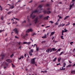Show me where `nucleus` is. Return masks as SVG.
<instances>
[{
	"label": "nucleus",
	"instance_id": "obj_27",
	"mask_svg": "<svg viewBox=\"0 0 75 75\" xmlns=\"http://www.w3.org/2000/svg\"><path fill=\"white\" fill-rule=\"evenodd\" d=\"M74 72H75V70H73V71H71V74H72V73H74Z\"/></svg>",
	"mask_w": 75,
	"mask_h": 75
},
{
	"label": "nucleus",
	"instance_id": "obj_41",
	"mask_svg": "<svg viewBox=\"0 0 75 75\" xmlns=\"http://www.w3.org/2000/svg\"><path fill=\"white\" fill-rule=\"evenodd\" d=\"M67 31H68V30H67L66 29H64V32H67Z\"/></svg>",
	"mask_w": 75,
	"mask_h": 75
},
{
	"label": "nucleus",
	"instance_id": "obj_29",
	"mask_svg": "<svg viewBox=\"0 0 75 75\" xmlns=\"http://www.w3.org/2000/svg\"><path fill=\"white\" fill-rule=\"evenodd\" d=\"M75 0H72L71 3H74V2H75Z\"/></svg>",
	"mask_w": 75,
	"mask_h": 75
},
{
	"label": "nucleus",
	"instance_id": "obj_11",
	"mask_svg": "<svg viewBox=\"0 0 75 75\" xmlns=\"http://www.w3.org/2000/svg\"><path fill=\"white\" fill-rule=\"evenodd\" d=\"M6 61L7 62H9L10 63H11L12 61H11V60L10 59H8L7 60H6Z\"/></svg>",
	"mask_w": 75,
	"mask_h": 75
},
{
	"label": "nucleus",
	"instance_id": "obj_36",
	"mask_svg": "<svg viewBox=\"0 0 75 75\" xmlns=\"http://www.w3.org/2000/svg\"><path fill=\"white\" fill-rule=\"evenodd\" d=\"M27 20L29 22L30 21V19L28 18L27 19Z\"/></svg>",
	"mask_w": 75,
	"mask_h": 75
},
{
	"label": "nucleus",
	"instance_id": "obj_23",
	"mask_svg": "<svg viewBox=\"0 0 75 75\" xmlns=\"http://www.w3.org/2000/svg\"><path fill=\"white\" fill-rule=\"evenodd\" d=\"M66 65V63H64L63 64V67H65Z\"/></svg>",
	"mask_w": 75,
	"mask_h": 75
},
{
	"label": "nucleus",
	"instance_id": "obj_6",
	"mask_svg": "<svg viewBox=\"0 0 75 75\" xmlns=\"http://www.w3.org/2000/svg\"><path fill=\"white\" fill-rule=\"evenodd\" d=\"M13 30L15 32L16 34H18V30L17 28H15V29H14Z\"/></svg>",
	"mask_w": 75,
	"mask_h": 75
},
{
	"label": "nucleus",
	"instance_id": "obj_50",
	"mask_svg": "<svg viewBox=\"0 0 75 75\" xmlns=\"http://www.w3.org/2000/svg\"><path fill=\"white\" fill-rule=\"evenodd\" d=\"M55 24L56 25H58V22H57L56 23H55Z\"/></svg>",
	"mask_w": 75,
	"mask_h": 75
},
{
	"label": "nucleus",
	"instance_id": "obj_25",
	"mask_svg": "<svg viewBox=\"0 0 75 75\" xmlns=\"http://www.w3.org/2000/svg\"><path fill=\"white\" fill-rule=\"evenodd\" d=\"M14 8V6H13L11 7H10V8H11V9H13V8Z\"/></svg>",
	"mask_w": 75,
	"mask_h": 75
},
{
	"label": "nucleus",
	"instance_id": "obj_34",
	"mask_svg": "<svg viewBox=\"0 0 75 75\" xmlns=\"http://www.w3.org/2000/svg\"><path fill=\"white\" fill-rule=\"evenodd\" d=\"M46 7H49L50 6V5L49 4H47L46 5Z\"/></svg>",
	"mask_w": 75,
	"mask_h": 75
},
{
	"label": "nucleus",
	"instance_id": "obj_19",
	"mask_svg": "<svg viewBox=\"0 0 75 75\" xmlns=\"http://www.w3.org/2000/svg\"><path fill=\"white\" fill-rule=\"evenodd\" d=\"M61 57H59L58 58V62H60V61H61Z\"/></svg>",
	"mask_w": 75,
	"mask_h": 75
},
{
	"label": "nucleus",
	"instance_id": "obj_16",
	"mask_svg": "<svg viewBox=\"0 0 75 75\" xmlns=\"http://www.w3.org/2000/svg\"><path fill=\"white\" fill-rule=\"evenodd\" d=\"M37 35V34L35 33H34L32 34V36H34V35Z\"/></svg>",
	"mask_w": 75,
	"mask_h": 75
},
{
	"label": "nucleus",
	"instance_id": "obj_58",
	"mask_svg": "<svg viewBox=\"0 0 75 75\" xmlns=\"http://www.w3.org/2000/svg\"><path fill=\"white\" fill-rule=\"evenodd\" d=\"M61 65V64L60 63H59V64H57V65Z\"/></svg>",
	"mask_w": 75,
	"mask_h": 75
},
{
	"label": "nucleus",
	"instance_id": "obj_2",
	"mask_svg": "<svg viewBox=\"0 0 75 75\" xmlns=\"http://www.w3.org/2000/svg\"><path fill=\"white\" fill-rule=\"evenodd\" d=\"M3 64L5 66L4 68V69H6V68H7L8 67V64L6 63V62H3Z\"/></svg>",
	"mask_w": 75,
	"mask_h": 75
},
{
	"label": "nucleus",
	"instance_id": "obj_12",
	"mask_svg": "<svg viewBox=\"0 0 75 75\" xmlns=\"http://www.w3.org/2000/svg\"><path fill=\"white\" fill-rule=\"evenodd\" d=\"M54 34H55V32H52L51 33L50 35V37H51V36H52V35H54Z\"/></svg>",
	"mask_w": 75,
	"mask_h": 75
},
{
	"label": "nucleus",
	"instance_id": "obj_51",
	"mask_svg": "<svg viewBox=\"0 0 75 75\" xmlns=\"http://www.w3.org/2000/svg\"><path fill=\"white\" fill-rule=\"evenodd\" d=\"M45 41H43L42 42V43H45Z\"/></svg>",
	"mask_w": 75,
	"mask_h": 75
},
{
	"label": "nucleus",
	"instance_id": "obj_55",
	"mask_svg": "<svg viewBox=\"0 0 75 75\" xmlns=\"http://www.w3.org/2000/svg\"><path fill=\"white\" fill-rule=\"evenodd\" d=\"M12 67L13 68H14V67H15V65H14V64H13L12 65Z\"/></svg>",
	"mask_w": 75,
	"mask_h": 75
},
{
	"label": "nucleus",
	"instance_id": "obj_21",
	"mask_svg": "<svg viewBox=\"0 0 75 75\" xmlns=\"http://www.w3.org/2000/svg\"><path fill=\"white\" fill-rule=\"evenodd\" d=\"M69 24H70V23H69V22H68L67 24L66 25V26H67L68 25H69Z\"/></svg>",
	"mask_w": 75,
	"mask_h": 75
},
{
	"label": "nucleus",
	"instance_id": "obj_38",
	"mask_svg": "<svg viewBox=\"0 0 75 75\" xmlns=\"http://www.w3.org/2000/svg\"><path fill=\"white\" fill-rule=\"evenodd\" d=\"M13 56L14 54H12L11 55V58H12V57H13Z\"/></svg>",
	"mask_w": 75,
	"mask_h": 75
},
{
	"label": "nucleus",
	"instance_id": "obj_39",
	"mask_svg": "<svg viewBox=\"0 0 75 75\" xmlns=\"http://www.w3.org/2000/svg\"><path fill=\"white\" fill-rule=\"evenodd\" d=\"M23 44H27V42H24L23 43Z\"/></svg>",
	"mask_w": 75,
	"mask_h": 75
},
{
	"label": "nucleus",
	"instance_id": "obj_26",
	"mask_svg": "<svg viewBox=\"0 0 75 75\" xmlns=\"http://www.w3.org/2000/svg\"><path fill=\"white\" fill-rule=\"evenodd\" d=\"M63 53H64V52H61L60 53V54H59V55H62V54H63Z\"/></svg>",
	"mask_w": 75,
	"mask_h": 75
},
{
	"label": "nucleus",
	"instance_id": "obj_7",
	"mask_svg": "<svg viewBox=\"0 0 75 75\" xmlns=\"http://www.w3.org/2000/svg\"><path fill=\"white\" fill-rule=\"evenodd\" d=\"M46 51L47 52L49 53V52H51L52 51V49H51V48L48 49L46 50Z\"/></svg>",
	"mask_w": 75,
	"mask_h": 75
},
{
	"label": "nucleus",
	"instance_id": "obj_42",
	"mask_svg": "<svg viewBox=\"0 0 75 75\" xmlns=\"http://www.w3.org/2000/svg\"><path fill=\"white\" fill-rule=\"evenodd\" d=\"M60 70H63V67H61L60 68Z\"/></svg>",
	"mask_w": 75,
	"mask_h": 75
},
{
	"label": "nucleus",
	"instance_id": "obj_43",
	"mask_svg": "<svg viewBox=\"0 0 75 75\" xmlns=\"http://www.w3.org/2000/svg\"><path fill=\"white\" fill-rule=\"evenodd\" d=\"M38 47H37V48H36V51H38Z\"/></svg>",
	"mask_w": 75,
	"mask_h": 75
},
{
	"label": "nucleus",
	"instance_id": "obj_15",
	"mask_svg": "<svg viewBox=\"0 0 75 75\" xmlns=\"http://www.w3.org/2000/svg\"><path fill=\"white\" fill-rule=\"evenodd\" d=\"M5 56L4 55H2V59H3L4 58Z\"/></svg>",
	"mask_w": 75,
	"mask_h": 75
},
{
	"label": "nucleus",
	"instance_id": "obj_31",
	"mask_svg": "<svg viewBox=\"0 0 75 75\" xmlns=\"http://www.w3.org/2000/svg\"><path fill=\"white\" fill-rule=\"evenodd\" d=\"M55 48H53L52 49V51H55Z\"/></svg>",
	"mask_w": 75,
	"mask_h": 75
},
{
	"label": "nucleus",
	"instance_id": "obj_17",
	"mask_svg": "<svg viewBox=\"0 0 75 75\" xmlns=\"http://www.w3.org/2000/svg\"><path fill=\"white\" fill-rule=\"evenodd\" d=\"M69 17V16H67L65 17V18H64V20H65L66 19H67Z\"/></svg>",
	"mask_w": 75,
	"mask_h": 75
},
{
	"label": "nucleus",
	"instance_id": "obj_10",
	"mask_svg": "<svg viewBox=\"0 0 75 75\" xmlns=\"http://www.w3.org/2000/svg\"><path fill=\"white\" fill-rule=\"evenodd\" d=\"M48 18H50V17L49 16H47L46 17H45L43 19L45 20H46V19L47 20H48Z\"/></svg>",
	"mask_w": 75,
	"mask_h": 75
},
{
	"label": "nucleus",
	"instance_id": "obj_52",
	"mask_svg": "<svg viewBox=\"0 0 75 75\" xmlns=\"http://www.w3.org/2000/svg\"><path fill=\"white\" fill-rule=\"evenodd\" d=\"M15 37L16 38H18V39L19 38L17 36H15Z\"/></svg>",
	"mask_w": 75,
	"mask_h": 75
},
{
	"label": "nucleus",
	"instance_id": "obj_4",
	"mask_svg": "<svg viewBox=\"0 0 75 75\" xmlns=\"http://www.w3.org/2000/svg\"><path fill=\"white\" fill-rule=\"evenodd\" d=\"M36 58H35L31 60V64H35V59Z\"/></svg>",
	"mask_w": 75,
	"mask_h": 75
},
{
	"label": "nucleus",
	"instance_id": "obj_62",
	"mask_svg": "<svg viewBox=\"0 0 75 75\" xmlns=\"http://www.w3.org/2000/svg\"><path fill=\"white\" fill-rule=\"evenodd\" d=\"M21 42H20L18 43V44L19 45H20V44H21Z\"/></svg>",
	"mask_w": 75,
	"mask_h": 75
},
{
	"label": "nucleus",
	"instance_id": "obj_64",
	"mask_svg": "<svg viewBox=\"0 0 75 75\" xmlns=\"http://www.w3.org/2000/svg\"><path fill=\"white\" fill-rule=\"evenodd\" d=\"M73 25L74 26V25H75V23H74L73 24Z\"/></svg>",
	"mask_w": 75,
	"mask_h": 75
},
{
	"label": "nucleus",
	"instance_id": "obj_40",
	"mask_svg": "<svg viewBox=\"0 0 75 75\" xmlns=\"http://www.w3.org/2000/svg\"><path fill=\"white\" fill-rule=\"evenodd\" d=\"M63 36H62V35L60 36L61 38H62V39H64V38H63Z\"/></svg>",
	"mask_w": 75,
	"mask_h": 75
},
{
	"label": "nucleus",
	"instance_id": "obj_45",
	"mask_svg": "<svg viewBox=\"0 0 75 75\" xmlns=\"http://www.w3.org/2000/svg\"><path fill=\"white\" fill-rule=\"evenodd\" d=\"M49 27H50V26H48L46 27V28H49Z\"/></svg>",
	"mask_w": 75,
	"mask_h": 75
},
{
	"label": "nucleus",
	"instance_id": "obj_46",
	"mask_svg": "<svg viewBox=\"0 0 75 75\" xmlns=\"http://www.w3.org/2000/svg\"><path fill=\"white\" fill-rule=\"evenodd\" d=\"M21 58H24V56H21Z\"/></svg>",
	"mask_w": 75,
	"mask_h": 75
},
{
	"label": "nucleus",
	"instance_id": "obj_53",
	"mask_svg": "<svg viewBox=\"0 0 75 75\" xmlns=\"http://www.w3.org/2000/svg\"><path fill=\"white\" fill-rule=\"evenodd\" d=\"M58 27H61V24L59 25L58 26Z\"/></svg>",
	"mask_w": 75,
	"mask_h": 75
},
{
	"label": "nucleus",
	"instance_id": "obj_33",
	"mask_svg": "<svg viewBox=\"0 0 75 75\" xmlns=\"http://www.w3.org/2000/svg\"><path fill=\"white\" fill-rule=\"evenodd\" d=\"M42 7V5H40L38 7H40V8H41V7Z\"/></svg>",
	"mask_w": 75,
	"mask_h": 75
},
{
	"label": "nucleus",
	"instance_id": "obj_22",
	"mask_svg": "<svg viewBox=\"0 0 75 75\" xmlns=\"http://www.w3.org/2000/svg\"><path fill=\"white\" fill-rule=\"evenodd\" d=\"M61 27H63V26H64V25H65V24H64V23H62V24H61Z\"/></svg>",
	"mask_w": 75,
	"mask_h": 75
},
{
	"label": "nucleus",
	"instance_id": "obj_14",
	"mask_svg": "<svg viewBox=\"0 0 75 75\" xmlns=\"http://www.w3.org/2000/svg\"><path fill=\"white\" fill-rule=\"evenodd\" d=\"M41 72H43V73H47V71H42Z\"/></svg>",
	"mask_w": 75,
	"mask_h": 75
},
{
	"label": "nucleus",
	"instance_id": "obj_20",
	"mask_svg": "<svg viewBox=\"0 0 75 75\" xmlns=\"http://www.w3.org/2000/svg\"><path fill=\"white\" fill-rule=\"evenodd\" d=\"M57 59V57H55L54 59L53 60V62H55L56 61V60Z\"/></svg>",
	"mask_w": 75,
	"mask_h": 75
},
{
	"label": "nucleus",
	"instance_id": "obj_47",
	"mask_svg": "<svg viewBox=\"0 0 75 75\" xmlns=\"http://www.w3.org/2000/svg\"><path fill=\"white\" fill-rule=\"evenodd\" d=\"M0 10L1 11H2L3 10V8H0Z\"/></svg>",
	"mask_w": 75,
	"mask_h": 75
},
{
	"label": "nucleus",
	"instance_id": "obj_56",
	"mask_svg": "<svg viewBox=\"0 0 75 75\" xmlns=\"http://www.w3.org/2000/svg\"><path fill=\"white\" fill-rule=\"evenodd\" d=\"M24 57H27V54H25L24 55Z\"/></svg>",
	"mask_w": 75,
	"mask_h": 75
},
{
	"label": "nucleus",
	"instance_id": "obj_18",
	"mask_svg": "<svg viewBox=\"0 0 75 75\" xmlns=\"http://www.w3.org/2000/svg\"><path fill=\"white\" fill-rule=\"evenodd\" d=\"M70 8H69V10H71V8H72V7H73V6H72V5H71V4H70Z\"/></svg>",
	"mask_w": 75,
	"mask_h": 75
},
{
	"label": "nucleus",
	"instance_id": "obj_9",
	"mask_svg": "<svg viewBox=\"0 0 75 75\" xmlns=\"http://www.w3.org/2000/svg\"><path fill=\"white\" fill-rule=\"evenodd\" d=\"M33 30H32V29H28L26 31V32L27 33H30V32H33Z\"/></svg>",
	"mask_w": 75,
	"mask_h": 75
},
{
	"label": "nucleus",
	"instance_id": "obj_54",
	"mask_svg": "<svg viewBox=\"0 0 75 75\" xmlns=\"http://www.w3.org/2000/svg\"><path fill=\"white\" fill-rule=\"evenodd\" d=\"M73 43H74V42H71L70 43V44H71H71H73Z\"/></svg>",
	"mask_w": 75,
	"mask_h": 75
},
{
	"label": "nucleus",
	"instance_id": "obj_44",
	"mask_svg": "<svg viewBox=\"0 0 75 75\" xmlns=\"http://www.w3.org/2000/svg\"><path fill=\"white\" fill-rule=\"evenodd\" d=\"M71 65L70 64L67 66V67H71Z\"/></svg>",
	"mask_w": 75,
	"mask_h": 75
},
{
	"label": "nucleus",
	"instance_id": "obj_60",
	"mask_svg": "<svg viewBox=\"0 0 75 75\" xmlns=\"http://www.w3.org/2000/svg\"><path fill=\"white\" fill-rule=\"evenodd\" d=\"M64 32H65V31H64V30H62V33H64Z\"/></svg>",
	"mask_w": 75,
	"mask_h": 75
},
{
	"label": "nucleus",
	"instance_id": "obj_57",
	"mask_svg": "<svg viewBox=\"0 0 75 75\" xmlns=\"http://www.w3.org/2000/svg\"><path fill=\"white\" fill-rule=\"evenodd\" d=\"M72 5V6H74V4H73L72 5Z\"/></svg>",
	"mask_w": 75,
	"mask_h": 75
},
{
	"label": "nucleus",
	"instance_id": "obj_59",
	"mask_svg": "<svg viewBox=\"0 0 75 75\" xmlns=\"http://www.w3.org/2000/svg\"><path fill=\"white\" fill-rule=\"evenodd\" d=\"M57 51H58L59 52V51H61V50H60V49H59Z\"/></svg>",
	"mask_w": 75,
	"mask_h": 75
},
{
	"label": "nucleus",
	"instance_id": "obj_37",
	"mask_svg": "<svg viewBox=\"0 0 75 75\" xmlns=\"http://www.w3.org/2000/svg\"><path fill=\"white\" fill-rule=\"evenodd\" d=\"M28 35V34L27 33L26 34L25 36H24V37H27Z\"/></svg>",
	"mask_w": 75,
	"mask_h": 75
},
{
	"label": "nucleus",
	"instance_id": "obj_13",
	"mask_svg": "<svg viewBox=\"0 0 75 75\" xmlns=\"http://www.w3.org/2000/svg\"><path fill=\"white\" fill-rule=\"evenodd\" d=\"M42 38H47V35L46 34L45 35V36H43L42 37Z\"/></svg>",
	"mask_w": 75,
	"mask_h": 75
},
{
	"label": "nucleus",
	"instance_id": "obj_48",
	"mask_svg": "<svg viewBox=\"0 0 75 75\" xmlns=\"http://www.w3.org/2000/svg\"><path fill=\"white\" fill-rule=\"evenodd\" d=\"M35 47H37V45L35 44L34 45L33 48H34V47H35Z\"/></svg>",
	"mask_w": 75,
	"mask_h": 75
},
{
	"label": "nucleus",
	"instance_id": "obj_32",
	"mask_svg": "<svg viewBox=\"0 0 75 75\" xmlns=\"http://www.w3.org/2000/svg\"><path fill=\"white\" fill-rule=\"evenodd\" d=\"M49 23H50L51 24H53V23H54V22H52V21H50Z\"/></svg>",
	"mask_w": 75,
	"mask_h": 75
},
{
	"label": "nucleus",
	"instance_id": "obj_8",
	"mask_svg": "<svg viewBox=\"0 0 75 75\" xmlns=\"http://www.w3.org/2000/svg\"><path fill=\"white\" fill-rule=\"evenodd\" d=\"M38 17H37L36 18H35V20H34V21H35V23L36 24L38 22Z\"/></svg>",
	"mask_w": 75,
	"mask_h": 75
},
{
	"label": "nucleus",
	"instance_id": "obj_24",
	"mask_svg": "<svg viewBox=\"0 0 75 75\" xmlns=\"http://www.w3.org/2000/svg\"><path fill=\"white\" fill-rule=\"evenodd\" d=\"M42 16H43V15H41L39 16V17L40 18H41V17H42Z\"/></svg>",
	"mask_w": 75,
	"mask_h": 75
},
{
	"label": "nucleus",
	"instance_id": "obj_5",
	"mask_svg": "<svg viewBox=\"0 0 75 75\" xmlns=\"http://www.w3.org/2000/svg\"><path fill=\"white\" fill-rule=\"evenodd\" d=\"M33 52V50L31 49L30 50L29 52V54L30 55V56H32L33 55V54H32Z\"/></svg>",
	"mask_w": 75,
	"mask_h": 75
},
{
	"label": "nucleus",
	"instance_id": "obj_63",
	"mask_svg": "<svg viewBox=\"0 0 75 75\" xmlns=\"http://www.w3.org/2000/svg\"><path fill=\"white\" fill-rule=\"evenodd\" d=\"M20 60L21 59V57H20L18 58Z\"/></svg>",
	"mask_w": 75,
	"mask_h": 75
},
{
	"label": "nucleus",
	"instance_id": "obj_61",
	"mask_svg": "<svg viewBox=\"0 0 75 75\" xmlns=\"http://www.w3.org/2000/svg\"><path fill=\"white\" fill-rule=\"evenodd\" d=\"M62 35H64V33H62Z\"/></svg>",
	"mask_w": 75,
	"mask_h": 75
},
{
	"label": "nucleus",
	"instance_id": "obj_35",
	"mask_svg": "<svg viewBox=\"0 0 75 75\" xmlns=\"http://www.w3.org/2000/svg\"><path fill=\"white\" fill-rule=\"evenodd\" d=\"M26 23V21H23L22 22V24H23V23Z\"/></svg>",
	"mask_w": 75,
	"mask_h": 75
},
{
	"label": "nucleus",
	"instance_id": "obj_3",
	"mask_svg": "<svg viewBox=\"0 0 75 75\" xmlns=\"http://www.w3.org/2000/svg\"><path fill=\"white\" fill-rule=\"evenodd\" d=\"M43 12L44 13V14H49L50 13H51V12L50 11H46V10H44L43 11Z\"/></svg>",
	"mask_w": 75,
	"mask_h": 75
},
{
	"label": "nucleus",
	"instance_id": "obj_1",
	"mask_svg": "<svg viewBox=\"0 0 75 75\" xmlns=\"http://www.w3.org/2000/svg\"><path fill=\"white\" fill-rule=\"evenodd\" d=\"M41 13V11H40L39 12V11L37 10L36 9L34 11L32 12V14L30 15V17L32 18V19H34L35 17V16L33 15V13Z\"/></svg>",
	"mask_w": 75,
	"mask_h": 75
},
{
	"label": "nucleus",
	"instance_id": "obj_30",
	"mask_svg": "<svg viewBox=\"0 0 75 75\" xmlns=\"http://www.w3.org/2000/svg\"><path fill=\"white\" fill-rule=\"evenodd\" d=\"M4 19V18L3 17V16H2L1 18V19L2 20H3V19Z\"/></svg>",
	"mask_w": 75,
	"mask_h": 75
},
{
	"label": "nucleus",
	"instance_id": "obj_49",
	"mask_svg": "<svg viewBox=\"0 0 75 75\" xmlns=\"http://www.w3.org/2000/svg\"><path fill=\"white\" fill-rule=\"evenodd\" d=\"M11 13V12H9L8 13V14H10Z\"/></svg>",
	"mask_w": 75,
	"mask_h": 75
},
{
	"label": "nucleus",
	"instance_id": "obj_28",
	"mask_svg": "<svg viewBox=\"0 0 75 75\" xmlns=\"http://www.w3.org/2000/svg\"><path fill=\"white\" fill-rule=\"evenodd\" d=\"M31 42H27V45H30V44H31Z\"/></svg>",
	"mask_w": 75,
	"mask_h": 75
}]
</instances>
